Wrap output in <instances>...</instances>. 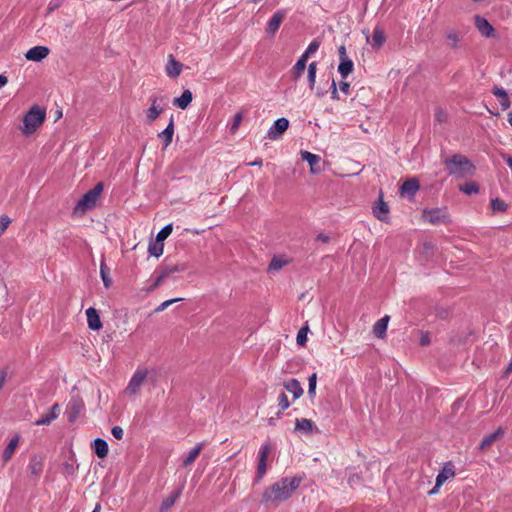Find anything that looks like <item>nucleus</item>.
I'll return each instance as SVG.
<instances>
[{
  "mask_svg": "<svg viewBox=\"0 0 512 512\" xmlns=\"http://www.w3.org/2000/svg\"><path fill=\"white\" fill-rule=\"evenodd\" d=\"M278 406L282 410H286V409H288L290 407V402H289L288 397H287V395L285 393H281L278 396Z\"/></svg>",
  "mask_w": 512,
  "mask_h": 512,
  "instance_id": "obj_45",
  "label": "nucleus"
},
{
  "mask_svg": "<svg viewBox=\"0 0 512 512\" xmlns=\"http://www.w3.org/2000/svg\"><path fill=\"white\" fill-rule=\"evenodd\" d=\"M11 223V219L7 215L0 216V236L5 232Z\"/></svg>",
  "mask_w": 512,
  "mask_h": 512,
  "instance_id": "obj_47",
  "label": "nucleus"
},
{
  "mask_svg": "<svg viewBox=\"0 0 512 512\" xmlns=\"http://www.w3.org/2000/svg\"><path fill=\"white\" fill-rule=\"evenodd\" d=\"M151 107L146 111V117L149 122L155 121L163 112V108L157 103V97H151Z\"/></svg>",
  "mask_w": 512,
  "mask_h": 512,
  "instance_id": "obj_22",
  "label": "nucleus"
},
{
  "mask_svg": "<svg viewBox=\"0 0 512 512\" xmlns=\"http://www.w3.org/2000/svg\"><path fill=\"white\" fill-rule=\"evenodd\" d=\"M180 494H181V489L171 493L165 499H163L161 506H160V512H166L168 509H170L175 504V502L179 498Z\"/></svg>",
  "mask_w": 512,
  "mask_h": 512,
  "instance_id": "obj_29",
  "label": "nucleus"
},
{
  "mask_svg": "<svg viewBox=\"0 0 512 512\" xmlns=\"http://www.w3.org/2000/svg\"><path fill=\"white\" fill-rule=\"evenodd\" d=\"M111 433H112L113 437L118 440H121L124 436V431L120 426H114L111 429Z\"/></svg>",
  "mask_w": 512,
  "mask_h": 512,
  "instance_id": "obj_51",
  "label": "nucleus"
},
{
  "mask_svg": "<svg viewBox=\"0 0 512 512\" xmlns=\"http://www.w3.org/2000/svg\"><path fill=\"white\" fill-rule=\"evenodd\" d=\"M300 479L296 477L283 478L265 490L263 499L269 503H279L288 499L299 487Z\"/></svg>",
  "mask_w": 512,
  "mask_h": 512,
  "instance_id": "obj_1",
  "label": "nucleus"
},
{
  "mask_svg": "<svg viewBox=\"0 0 512 512\" xmlns=\"http://www.w3.org/2000/svg\"><path fill=\"white\" fill-rule=\"evenodd\" d=\"M503 435H504V430L501 427L497 428L496 431H494L493 433H491L489 435H486L482 439L481 444H480V449L481 450L488 449L496 440L503 437Z\"/></svg>",
  "mask_w": 512,
  "mask_h": 512,
  "instance_id": "obj_21",
  "label": "nucleus"
},
{
  "mask_svg": "<svg viewBox=\"0 0 512 512\" xmlns=\"http://www.w3.org/2000/svg\"><path fill=\"white\" fill-rule=\"evenodd\" d=\"M147 375L148 371L146 369H136L125 389V393L128 395H136L145 382Z\"/></svg>",
  "mask_w": 512,
  "mask_h": 512,
  "instance_id": "obj_6",
  "label": "nucleus"
},
{
  "mask_svg": "<svg viewBox=\"0 0 512 512\" xmlns=\"http://www.w3.org/2000/svg\"><path fill=\"white\" fill-rule=\"evenodd\" d=\"M500 105L503 110H506L510 107V100L509 97L500 99Z\"/></svg>",
  "mask_w": 512,
  "mask_h": 512,
  "instance_id": "obj_59",
  "label": "nucleus"
},
{
  "mask_svg": "<svg viewBox=\"0 0 512 512\" xmlns=\"http://www.w3.org/2000/svg\"><path fill=\"white\" fill-rule=\"evenodd\" d=\"M84 411V402L78 396H73L67 404L65 414L67 416V420L71 423L75 422L78 417Z\"/></svg>",
  "mask_w": 512,
  "mask_h": 512,
  "instance_id": "obj_7",
  "label": "nucleus"
},
{
  "mask_svg": "<svg viewBox=\"0 0 512 512\" xmlns=\"http://www.w3.org/2000/svg\"><path fill=\"white\" fill-rule=\"evenodd\" d=\"M173 226L172 224H167L164 226L157 234L156 240L157 242H163L169 235L172 233Z\"/></svg>",
  "mask_w": 512,
  "mask_h": 512,
  "instance_id": "obj_39",
  "label": "nucleus"
},
{
  "mask_svg": "<svg viewBox=\"0 0 512 512\" xmlns=\"http://www.w3.org/2000/svg\"><path fill=\"white\" fill-rule=\"evenodd\" d=\"M176 271H178V269H177V267H176V266H173V267H170V268H167V269L163 270V271L159 274V276L155 279V282H154V284L152 285V287H151V289H150V290H152V289H154V288L158 287V286L163 282V280H164L166 277H168L171 273H174V272H176Z\"/></svg>",
  "mask_w": 512,
  "mask_h": 512,
  "instance_id": "obj_34",
  "label": "nucleus"
},
{
  "mask_svg": "<svg viewBox=\"0 0 512 512\" xmlns=\"http://www.w3.org/2000/svg\"><path fill=\"white\" fill-rule=\"evenodd\" d=\"M455 476L454 466L451 462L446 463L436 477L437 487H441L447 480Z\"/></svg>",
  "mask_w": 512,
  "mask_h": 512,
  "instance_id": "obj_17",
  "label": "nucleus"
},
{
  "mask_svg": "<svg viewBox=\"0 0 512 512\" xmlns=\"http://www.w3.org/2000/svg\"><path fill=\"white\" fill-rule=\"evenodd\" d=\"M289 120L287 118L281 117L277 119L273 125L269 128L267 132V137L270 140H277L281 137V135L288 129Z\"/></svg>",
  "mask_w": 512,
  "mask_h": 512,
  "instance_id": "obj_8",
  "label": "nucleus"
},
{
  "mask_svg": "<svg viewBox=\"0 0 512 512\" xmlns=\"http://www.w3.org/2000/svg\"><path fill=\"white\" fill-rule=\"evenodd\" d=\"M339 88L341 92H343L344 94H349L350 92V84L348 82L341 81L339 84Z\"/></svg>",
  "mask_w": 512,
  "mask_h": 512,
  "instance_id": "obj_56",
  "label": "nucleus"
},
{
  "mask_svg": "<svg viewBox=\"0 0 512 512\" xmlns=\"http://www.w3.org/2000/svg\"><path fill=\"white\" fill-rule=\"evenodd\" d=\"M474 24L478 32L486 38L495 37V29L494 27L489 23V21L480 16L476 15L474 17Z\"/></svg>",
  "mask_w": 512,
  "mask_h": 512,
  "instance_id": "obj_9",
  "label": "nucleus"
},
{
  "mask_svg": "<svg viewBox=\"0 0 512 512\" xmlns=\"http://www.w3.org/2000/svg\"><path fill=\"white\" fill-rule=\"evenodd\" d=\"M242 120H243L242 112L236 113L235 116H234V119H233V123H232V125L230 127V133L231 134H235L237 132L239 126L242 123Z\"/></svg>",
  "mask_w": 512,
  "mask_h": 512,
  "instance_id": "obj_43",
  "label": "nucleus"
},
{
  "mask_svg": "<svg viewBox=\"0 0 512 512\" xmlns=\"http://www.w3.org/2000/svg\"><path fill=\"white\" fill-rule=\"evenodd\" d=\"M331 98L333 100H338L339 99V95H338V91H337V86H336V82L334 79H332L331 81Z\"/></svg>",
  "mask_w": 512,
  "mask_h": 512,
  "instance_id": "obj_54",
  "label": "nucleus"
},
{
  "mask_svg": "<svg viewBox=\"0 0 512 512\" xmlns=\"http://www.w3.org/2000/svg\"><path fill=\"white\" fill-rule=\"evenodd\" d=\"M164 245L162 242L150 243L148 247V252L151 256L160 257L163 254Z\"/></svg>",
  "mask_w": 512,
  "mask_h": 512,
  "instance_id": "obj_36",
  "label": "nucleus"
},
{
  "mask_svg": "<svg viewBox=\"0 0 512 512\" xmlns=\"http://www.w3.org/2000/svg\"><path fill=\"white\" fill-rule=\"evenodd\" d=\"M286 16V11L284 9L277 10L272 17L269 19L266 27V32L270 36H274L278 31L282 21Z\"/></svg>",
  "mask_w": 512,
  "mask_h": 512,
  "instance_id": "obj_11",
  "label": "nucleus"
},
{
  "mask_svg": "<svg viewBox=\"0 0 512 512\" xmlns=\"http://www.w3.org/2000/svg\"><path fill=\"white\" fill-rule=\"evenodd\" d=\"M389 316H384L381 319H379L373 326V333L377 338H384L388 323H389Z\"/></svg>",
  "mask_w": 512,
  "mask_h": 512,
  "instance_id": "obj_25",
  "label": "nucleus"
},
{
  "mask_svg": "<svg viewBox=\"0 0 512 512\" xmlns=\"http://www.w3.org/2000/svg\"><path fill=\"white\" fill-rule=\"evenodd\" d=\"M422 219L433 225L445 224L450 221L448 210L445 207L424 209Z\"/></svg>",
  "mask_w": 512,
  "mask_h": 512,
  "instance_id": "obj_5",
  "label": "nucleus"
},
{
  "mask_svg": "<svg viewBox=\"0 0 512 512\" xmlns=\"http://www.w3.org/2000/svg\"><path fill=\"white\" fill-rule=\"evenodd\" d=\"M205 447L204 442L198 443L195 447H193L187 454V456L183 459L182 465L184 467H188L194 463L196 458L199 456L203 448Z\"/></svg>",
  "mask_w": 512,
  "mask_h": 512,
  "instance_id": "obj_23",
  "label": "nucleus"
},
{
  "mask_svg": "<svg viewBox=\"0 0 512 512\" xmlns=\"http://www.w3.org/2000/svg\"><path fill=\"white\" fill-rule=\"evenodd\" d=\"M492 93L500 99L507 98L508 93L502 87L495 86L492 90Z\"/></svg>",
  "mask_w": 512,
  "mask_h": 512,
  "instance_id": "obj_50",
  "label": "nucleus"
},
{
  "mask_svg": "<svg viewBox=\"0 0 512 512\" xmlns=\"http://www.w3.org/2000/svg\"><path fill=\"white\" fill-rule=\"evenodd\" d=\"M338 53H339L340 61H343V60H345V59H350V58L348 57L347 53H346V48H345V46H343V45H342V46H340V47L338 48Z\"/></svg>",
  "mask_w": 512,
  "mask_h": 512,
  "instance_id": "obj_57",
  "label": "nucleus"
},
{
  "mask_svg": "<svg viewBox=\"0 0 512 512\" xmlns=\"http://www.w3.org/2000/svg\"><path fill=\"white\" fill-rule=\"evenodd\" d=\"M308 327H302L297 333V344L303 346L307 341Z\"/></svg>",
  "mask_w": 512,
  "mask_h": 512,
  "instance_id": "obj_44",
  "label": "nucleus"
},
{
  "mask_svg": "<svg viewBox=\"0 0 512 512\" xmlns=\"http://www.w3.org/2000/svg\"><path fill=\"white\" fill-rule=\"evenodd\" d=\"M7 377H8V370L7 368H3L1 371H0V391L3 389L5 383H6V380H7Z\"/></svg>",
  "mask_w": 512,
  "mask_h": 512,
  "instance_id": "obj_52",
  "label": "nucleus"
},
{
  "mask_svg": "<svg viewBox=\"0 0 512 512\" xmlns=\"http://www.w3.org/2000/svg\"><path fill=\"white\" fill-rule=\"evenodd\" d=\"M419 189L420 185L418 180L416 178H410L401 185L400 193L401 195H407L413 198Z\"/></svg>",
  "mask_w": 512,
  "mask_h": 512,
  "instance_id": "obj_15",
  "label": "nucleus"
},
{
  "mask_svg": "<svg viewBox=\"0 0 512 512\" xmlns=\"http://www.w3.org/2000/svg\"><path fill=\"white\" fill-rule=\"evenodd\" d=\"M64 473L67 475H72L75 472V467L72 463H65L63 465Z\"/></svg>",
  "mask_w": 512,
  "mask_h": 512,
  "instance_id": "obj_55",
  "label": "nucleus"
},
{
  "mask_svg": "<svg viewBox=\"0 0 512 512\" xmlns=\"http://www.w3.org/2000/svg\"><path fill=\"white\" fill-rule=\"evenodd\" d=\"M103 191V184L100 182L88 192H86L77 202L74 211L75 213H84L85 211L93 208L96 205L98 198Z\"/></svg>",
  "mask_w": 512,
  "mask_h": 512,
  "instance_id": "obj_4",
  "label": "nucleus"
},
{
  "mask_svg": "<svg viewBox=\"0 0 512 512\" xmlns=\"http://www.w3.org/2000/svg\"><path fill=\"white\" fill-rule=\"evenodd\" d=\"M183 64L177 61L173 55H169L166 64V74L170 78H177L182 72Z\"/></svg>",
  "mask_w": 512,
  "mask_h": 512,
  "instance_id": "obj_14",
  "label": "nucleus"
},
{
  "mask_svg": "<svg viewBox=\"0 0 512 512\" xmlns=\"http://www.w3.org/2000/svg\"><path fill=\"white\" fill-rule=\"evenodd\" d=\"M284 388L293 395L294 400L299 399L304 393V390L297 379H290L284 383Z\"/></svg>",
  "mask_w": 512,
  "mask_h": 512,
  "instance_id": "obj_20",
  "label": "nucleus"
},
{
  "mask_svg": "<svg viewBox=\"0 0 512 512\" xmlns=\"http://www.w3.org/2000/svg\"><path fill=\"white\" fill-rule=\"evenodd\" d=\"M348 483L351 486H354L359 483V476L358 475H351L348 479Z\"/></svg>",
  "mask_w": 512,
  "mask_h": 512,
  "instance_id": "obj_60",
  "label": "nucleus"
},
{
  "mask_svg": "<svg viewBox=\"0 0 512 512\" xmlns=\"http://www.w3.org/2000/svg\"><path fill=\"white\" fill-rule=\"evenodd\" d=\"M491 208H492L493 212L500 213V212L506 211L507 204L504 201H502L501 199L495 198V199L491 200Z\"/></svg>",
  "mask_w": 512,
  "mask_h": 512,
  "instance_id": "obj_38",
  "label": "nucleus"
},
{
  "mask_svg": "<svg viewBox=\"0 0 512 512\" xmlns=\"http://www.w3.org/2000/svg\"><path fill=\"white\" fill-rule=\"evenodd\" d=\"M61 4V1L60 0H51L49 2V5H48V10L49 11H53L55 10L56 8H58Z\"/></svg>",
  "mask_w": 512,
  "mask_h": 512,
  "instance_id": "obj_58",
  "label": "nucleus"
},
{
  "mask_svg": "<svg viewBox=\"0 0 512 512\" xmlns=\"http://www.w3.org/2000/svg\"><path fill=\"white\" fill-rule=\"evenodd\" d=\"M308 58H309V56H308V55H306V53L304 52V53L299 57V59L297 60V62H298V63H300V64L302 63L303 65H305V66H306Z\"/></svg>",
  "mask_w": 512,
  "mask_h": 512,
  "instance_id": "obj_61",
  "label": "nucleus"
},
{
  "mask_svg": "<svg viewBox=\"0 0 512 512\" xmlns=\"http://www.w3.org/2000/svg\"><path fill=\"white\" fill-rule=\"evenodd\" d=\"M445 166L450 175L457 176L458 178H465L472 176L475 173L474 164L462 154H454L444 161Z\"/></svg>",
  "mask_w": 512,
  "mask_h": 512,
  "instance_id": "obj_2",
  "label": "nucleus"
},
{
  "mask_svg": "<svg viewBox=\"0 0 512 512\" xmlns=\"http://www.w3.org/2000/svg\"><path fill=\"white\" fill-rule=\"evenodd\" d=\"M50 53L47 46H34L25 53V58L28 61L40 62L45 59Z\"/></svg>",
  "mask_w": 512,
  "mask_h": 512,
  "instance_id": "obj_12",
  "label": "nucleus"
},
{
  "mask_svg": "<svg viewBox=\"0 0 512 512\" xmlns=\"http://www.w3.org/2000/svg\"><path fill=\"white\" fill-rule=\"evenodd\" d=\"M86 317L88 327L91 330L98 331L102 328V322L100 320L99 314L97 310L93 307H90L86 310Z\"/></svg>",
  "mask_w": 512,
  "mask_h": 512,
  "instance_id": "obj_16",
  "label": "nucleus"
},
{
  "mask_svg": "<svg viewBox=\"0 0 512 512\" xmlns=\"http://www.w3.org/2000/svg\"><path fill=\"white\" fill-rule=\"evenodd\" d=\"M287 260H285L284 258L282 257H274L270 264H269V270L270 271H273V270H279L281 269L282 267H284L286 264H287Z\"/></svg>",
  "mask_w": 512,
  "mask_h": 512,
  "instance_id": "obj_40",
  "label": "nucleus"
},
{
  "mask_svg": "<svg viewBox=\"0 0 512 512\" xmlns=\"http://www.w3.org/2000/svg\"><path fill=\"white\" fill-rule=\"evenodd\" d=\"M174 135V117L171 116L167 127L158 134V137L163 141L164 147H168Z\"/></svg>",
  "mask_w": 512,
  "mask_h": 512,
  "instance_id": "obj_19",
  "label": "nucleus"
},
{
  "mask_svg": "<svg viewBox=\"0 0 512 512\" xmlns=\"http://www.w3.org/2000/svg\"><path fill=\"white\" fill-rule=\"evenodd\" d=\"M182 298H174V299H169V300H166L164 302H162L156 309H155V312H162L164 311L165 309H167L170 305L178 302V301H181Z\"/></svg>",
  "mask_w": 512,
  "mask_h": 512,
  "instance_id": "obj_46",
  "label": "nucleus"
},
{
  "mask_svg": "<svg viewBox=\"0 0 512 512\" xmlns=\"http://www.w3.org/2000/svg\"><path fill=\"white\" fill-rule=\"evenodd\" d=\"M193 95L192 92L188 89L184 90L180 97H176L173 99V105L182 110L186 109L190 103L192 102Z\"/></svg>",
  "mask_w": 512,
  "mask_h": 512,
  "instance_id": "obj_24",
  "label": "nucleus"
},
{
  "mask_svg": "<svg viewBox=\"0 0 512 512\" xmlns=\"http://www.w3.org/2000/svg\"><path fill=\"white\" fill-rule=\"evenodd\" d=\"M320 43L317 40H313L306 50L304 51L309 57L313 55L319 49Z\"/></svg>",
  "mask_w": 512,
  "mask_h": 512,
  "instance_id": "obj_48",
  "label": "nucleus"
},
{
  "mask_svg": "<svg viewBox=\"0 0 512 512\" xmlns=\"http://www.w3.org/2000/svg\"><path fill=\"white\" fill-rule=\"evenodd\" d=\"M354 68L353 61L351 59H345L340 61L338 65V72L340 73L342 78H347L350 73H352Z\"/></svg>",
  "mask_w": 512,
  "mask_h": 512,
  "instance_id": "obj_32",
  "label": "nucleus"
},
{
  "mask_svg": "<svg viewBox=\"0 0 512 512\" xmlns=\"http://www.w3.org/2000/svg\"><path fill=\"white\" fill-rule=\"evenodd\" d=\"M18 443H19V436H15L9 441L8 445L5 447L3 454H2V458H3L4 462H7L8 460H10V458L14 454L15 449L18 446Z\"/></svg>",
  "mask_w": 512,
  "mask_h": 512,
  "instance_id": "obj_30",
  "label": "nucleus"
},
{
  "mask_svg": "<svg viewBox=\"0 0 512 512\" xmlns=\"http://www.w3.org/2000/svg\"><path fill=\"white\" fill-rule=\"evenodd\" d=\"M388 212L389 207L382 199H380L378 204L373 208V213L375 217L380 221H387Z\"/></svg>",
  "mask_w": 512,
  "mask_h": 512,
  "instance_id": "obj_27",
  "label": "nucleus"
},
{
  "mask_svg": "<svg viewBox=\"0 0 512 512\" xmlns=\"http://www.w3.org/2000/svg\"><path fill=\"white\" fill-rule=\"evenodd\" d=\"M295 430L303 432L305 434H312L318 429L312 420L306 418H297L295 421Z\"/></svg>",
  "mask_w": 512,
  "mask_h": 512,
  "instance_id": "obj_18",
  "label": "nucleus"
},
{
  "mask_svg": "<svg viewBox=\"0 0 512 512\" xmlns=\"http://www.w3.org/2000/svg\"><path fill=\"white\" fill-rule=\"evenodd\" d=\"M317 386V374L313 373L308 378V395L310 398H314L316 395Z\"/></svg>",
  "mask_w": 512,
  "mask_h": 512,
  "instance_id": "obj_37",
  "label": "nucleus"
},
{
  "mask_svg": "<svg viewBox=\"0 0 512 512\" xmlns=\"http://www.w3.org/2000/svg\"><path fill=\"white\" fill-rule=\"evenodd\" d=\"M445 35L447 44L452 48H457L461 40L460 33L456 29H448Z\"/></svg>",
  "mask_w": 512,
  "mask_h": 512,
  "instance_id": "obj_31",
  "label": "nucleus"
},
{
  "mask_svg": "<svg viewBox=\"0 0 512 512\" xmlns=\"http://www.w3.org/2000/svg\"><path fill=\"white\" fill-rule=\"evenodd\" d=\"M317 239H318L319 241H322V242H325V243L329 241V237H328V236H326V235H324V234H319V235H318V237H317Z\"/></svg>",
  "mask_w": 512,
  "mask_h": 512,
  "instance_id": "obj_64",
  "label": "nucleus"
},
{
  "mask_svg": "<svg viewBox=\"0 0 512 512\" xmlns=\"http://www.w3.org/2000/svg\"><path fill=\"white\" fill-rule=\"evenodd\" d=\"M92 447L94 449L95 454L99 458H104L107 456L109 449H108V444L104 439L96 438L93 441Z\"/></svg>",
  "mask_w": 512,
  "mask_h": 512,
  "instance_id": "obj_26",
  "label": "nucleus"
},
{
  "mask_svg": "<svg viewBox=\"0 0 512 512\" xmlns=\"http://www.w3.org/2000/svg\"><path fill=\"white\" fill-rule=\"evenodd\" d=\"M7 77L0 75V89L7 84Z\"/></svg>",
  "mask_w": 512,
  "mask_h": 512,
  "instance_id": "obj_63",
  "label": "nucleus"
},
{
  "mask_svg": "<svg viewBox=\"0 0 512 512\" xmlns=\"http://www.w3.org/2000/svg\"><path fill=\"white\" fill-rule=\"evenodd\" d=\"M45 119V111L37 106L32 107L23 118L22 132L25 135L34 133Z\"/></svg>",
  "mask_w": 512,
  "mask_h": 512,
  "instance_id": "obj_3",
  "label": "nucleus"
},
{
  "mask_svg": "<svg viewBox=\"0 0 512 512\" xmlns=\"http://www.w3.org/2000/svg\"><path fill=\"white\" fill-rule=\"evenodd\" d=\"M53 420H54V418H51V415H50V414H47V415L42 416L41 418L37 419V420L35 421V425H37V426L48 425V424H50Z\"/></svg>",
  "mask_w": 512,
  "mask_h": 512,
  "instance_id": "obj_49",
  "label": "nucleus"
},
{
  "mask_svg": "<svg viewBox=\"0 0 512 512\" xmlns=\"http://www.w3.org/2000/svg\"><path fill=\"white\" fill-rule=\"evenodd\" d=\"M300 155H301V159L303 161H306L309 164L310 172L312 174H316L321 171V169L317 166L321 161V158L319 155L313 154L309 151H301Z\"/></svg>",
  "mask_w": 512,
  "mask_h": 512,
  "instance_id": "obj_13",
  "label": "nucleus"
},
{
  "mask_svg": "<svg viewBox=\"0 0 512 512\" xmlns=\"http://www.w3.org/2000/svg\"><path fill=\"white\" fill-rule=\"evenodd\" d=\"M315 94L317 97L321 98L327 94V90L322 89V88H317L315 91Z\"/></svg>",
  "mask_w": 512,
  "mask_h": 512,
  "instance_id": "obj_62",
  "label": "nucleus"
},
{
  "mask_svg": "<svg viewBox=\"0 0 512 512\" xmlns=\"http://www.w3.org/2000/svg\"><path fill=\"white\" fill-rule=\"evenodd\" d=\"M271 450V447L269 444H263L258 452V466H257V472H256V480L259 481L263 478V476L266 474V461L268 454Z\"/></svg>",
  "mask_w": 512,
  "mask_h": 512,
  "instance_id": "obj_10",
  "label": "nucleus"
},
{
  "mask_svg": "<svg viewBox=\"0 0 512 512\" xmlns=\"http://www.w3.org/2000/svg\"><path fill=\"white\" fill-rule=\"evenodd\" d=\"M110 274V270L109 268L106 266V264L102 261L101 262V265H100V276H101V279L103 281V284L106 288L110 287L111 283H112V280L109 276Z\"/></svg>",
  "mask_w": 512,
  "mask_h": 512,
  "instance_id": "obj_35",
  "label": "nucleus"
},
{
  "mask_svg": "<svg viewBox=\"0 0 512 512\" xmlns=\"http://www.w3.org/2000/svg\"><path fill=\"white\" fill-rule=\"evenodd\" d=\"M317 62L313 61L308 65L307 81L309 88L314 90L316 84Z\"/></svg>",
  "mask_w": 512,
  "mask_h": 512,
  "instance_id": "obj_33",
  "label": "nucleus"
},
{
  "mask_svg": "<svg viewBox=\"0 0 512 512\" xmlns=\"http://www.w3.org/2000/svg\"><path fill=\"white\" fill-rule=\"evenodd\" d=\"M459 189L461 192H463L467 195L476 194L479 191L478 185L475 184L474 182H470V183L461 185Z\"/></svg>",
  "mask_w": 512,
  "mask_h": 512,
  "instance_id": "obj_41",
  "label": "nucleus"
},
{
  "mask_svg": "<svg viewBox=\"0 0 512 512\" xmlns=\"http://www.w3.org/2000/svg\"><path fill=\"white\" fill-rule=\"evenodd\" d=\"M48 414H50L51 418H54L55 420L60 414V406L57 403L52 405Z\"/></svg>",
  "mask_w": 512,
  "mask_h": 512,
  "instance_id": "obj_53",
  "label": "nucleus"
},
{
  "mask_svg": "<svg viewBox=\"0 0 512 512\" xmlns=\"http://www.w3.org/2000/svg\"><path fill=\"white\" fill-rule=\"evenodd\" d=\"M386 41V36L383 29L376 26L373 31L371 44L373 47L379 49Z\"/></svg>",
  "mask_w": 512,
  "mask_h": 512,
  "instance_id": "obj_28",
  "label": "nucleus"
},
{
  "mask_svg": "<svg viewBox=\"0 0 512 512\" xmlns=\"http://www.w3.org/2000/svg\"><path fill=\"white\" fill-rule=\"evenodd\" d=\"M305 68H306V66L303 65L302 63L300 64V63L296 62L294 64V66L291 69V73H292L293 79L295 81H297L302 76Z\"/></svg>",
  "mask_w": 512,
  "mask_h": 512,
  "instance_id": "obj_42",
  "label": "nucleus"
}]
</instances>
